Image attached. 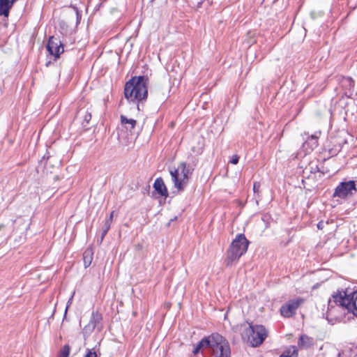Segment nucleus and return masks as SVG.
<instances>
[{
  "instance_id": "f257e3e1",
  "label": "nucleus",
  "mask_w": 357,
  "mask_h": 357,
  "mask_svg": "<svg viewBox=\"0 0 357 357\" xmlns=\"http://www.w3.org/2000/svg\"><path fill=\"white\" fill-rule=\"evenodd\" d=\"M208 348L213 357H230L231 350L228 341L218 333L205 337L195 347L192 353L196 355L201 350Z\"/></svg>"
},
{
  "instance_id": "f03ea898",
  "label": "nucleus",
  "mask_w": 357,
  "mask_h": 357,
  "mask_svg": "<svg viewBox=\"0 0 357 357\" xmlns=\"http://www.w3.org/2000/svg\"><path fill=\"white\" fill-rule=\"evenodd\" d=\"M146 79L144 76L134 77L128 81L124 87V96L128 102L146 100L148 95Z\"/></svg>"
},
{
  "instance_id": "7ed1b4c3",
  "label": "nucleus",
  "mask_w": 357,
  "mask_h": 357,
  "mask_svg": "<svg viewBox=\"0 0 357 357\" xmlns=\"http://www.w3.org/2000/svg\"><path fill=\"white\" fill-rule=\"evenodd\" d=\"M335 305L357 317V290L351 294L342 291L333 294L328 301V307L333 308Z\"/></svg>"
},
{
  "instance_id": "20e7f679",
  "label": "nucleus",
  "mask_w": 357,
  "mask_h": 357,
  "mask_svg": "<svg viewBox=\"0 0 357 357\" xmlns=\"http://www.w3.org/2000/svg\"><path fill=\"white\" fill-rule=\"evenodd\" d=\"M249 243V241L244 234H238L232 241L227 250L226 265L227 266H234V262L237 261L246 252Z\"/></svg>"
},
{
  "instance_id": "39448f33",
  "label": "nucleus",
  "mask_w": 357,
  "mask_h": 357,
  "mask_svg": "<svg viewBox=\"0 0 357 357\" xmlns=\"http://www.w3.org/2000/svg\"><path fill=\"white\" fill-rule=\"evenodd\" d=\"M193 169L185 162H180L177 168L170 171L174 185L179 192L187 187Z\"/></svg>"
},
{
  "instance_id": "423d86ee",
  "label": "nucleus",
  "mask_w": 357,
  "mask_h": 357,
  "mask_svg": "<svg viewBox=\"0 0 357 357\" xmlns=\"http://www.w3.org/2000/svg\"><path fill=\"white\" fill-rule=\"evenodd\" d=\"M242 336L252 347H256L261 345L268 336V331L262 325H252L249 324L248 326L243 330Z\"/></svg>"
},
{
  "instance_id": "0eeeda50",
  "label": "nucleus",
  "mask_w": 357,
  "mask_h": 357,
  "mask_svg": "<svg viewBox=\"0 0 357 357\" xmlns=\"http://www.w3.org/2000/svg\"><path fill=\"white\" fill-rule=\"evenodd\" d=\"M305 302V299L298 298L289 301L285 304L282 305L280 308L281 314L287 318L293 317L299 307V306Z\"/></svg>"
},
{
  "instance_id": "6e6552de",
  "label": "nucleus",
  "mask_w": 357,
  "mask_h": 357,
  "mask_svg": "<svg viewBox=\"0 0 357 357\" xmlns=\"http://www.w3.org/2000/svg\"><path fill=\"white\" fill-rule=\"evenodd\" d=\"M356 190V184L354 181L342 182L336 188L333 196L340 198H345L347 196L352 195L353 191Z\"/></svg>"
},
{
  "instance_id": "1a4fd4ad",
  "label": "nucleus",
  "mask_w": 357,
  "mask_h": 357,
  "mask_svg": "<svg viewBox=\"0 0 357 357\" xmlns=\"http://www.w3.org/2000/svg\"><path fill=\"white\" fill-rule=\"evenodd\" d=\"M47 50L55 59H58L64 51L61 40L54 36L50 37L47 44Z\"/></svg>"
},
{
  "instance_id": "9d476101",
  "label": "nucleus",
  "mask_w": 357,
  "mask_h": 357,
  "mask_svg": "<svg viewBox=\"0 0 357 357\" xmlns=\"http://www.w3.org/2000/svg\"><path fill=\"white\" fill-rule=\"evenodd\" d=\"M17 0H0V15L8 17L9 11Z\"/></svg>"
},
{
  "instance_id": "9b49d317",
  "label": "nucleus",
  "mask_w": 357,
  "mask_h": 357,
  "mask_svg": "<svg viewBox=\"0 0 357 357\" xmlns=\"http://www.w3.org/2000/svg\"><path fill=\"white\" fill-rule=\"evenodd\" d=\"M136 123L137 122L135 119H128L126 116L123 115L121 116V126L130 133H132V131L135 128Z\"/></svg>"
},
{
  "instance_id": "f8f14e48",
  "label": "nucleus",
  "mask_w": 357,
  "mask_h": 357,
  "mask_svg": "<svg viewBox=\"0 0 357 357\" xmlns=\"http://www.w3.org/2000/svg\"><path fill=\"white\" fill-rule=\"evenodd\" d=\"M155 190L161 196L168 195L167 188L162 178H157L153 183Z\"/></svg>"
},
{
  "instance_id": "ddd939ff",
  "label": "nucleus",
  "mask_w": 357,
  "mask_h": 357,
  "mask_svg": "<svg viewBox=\"0 0 357 357\" xmlns=\"http://www.w3.org/2000/svg\"><path fill=\"white\" fill-rule=\"evenodd\" d=\"M312 344V339L307 335H301L298 339V345L301 349L309 348Z\"/></svg>"
},
{
  "instance_id": "4468645a",
  "label": "nucleus",
  "mask_w": 357,
  "mask_h": 357,
  "mask_svg": "<svg viewBox=\"0 0 357 357\" xmlns=\"http://www.w3.org/2000/svg\"><path fill=\"white\" fill-rule=\"evenodd\" d=\"M318 135H312L303 144L304 147L309 146L310 150L314 149L318 146Z\"/></svg>"
},
{
  "instance_id": "2eb2a0df",
  "label": "nucleus",
  "mask_w": 357,
  "mask_h": 357,
  "mask_svg": "<svg viewBox=\"0 0 357 357\" xmlns=\"http://www.w3.org/2000/svg\"><path fill=\"white\" fill-rule=\"evenodd\" d=\"M102 320V316L98 311H93L91 313V319L89 321L90 324L96 328L100 324Z\"/></svg>"
},
{
  "instance_id": "dca6fc26",
  "label": "nucleus",
  "mask_w": 357,
  "mask_h": 357,
  "mask_svg": "<svg viewBox=\"0 0 357 357\" xmlns=\"http://www.w3.org/2000/svg\"><path fill=\"white\" fill-rule=\"evenodd\" d=\"M113 216H114V211L111 212V213L109 214V216L105 220V223L102 226V229L101 240L103 239L105 236L107 234V231L109 230L111 224L113 220Z\"/></svg>"
},
{
  "instance_id": "f3484780",
  "label": "nucleus",
  "mask_w": 357,
  "mask_h": 357,
  "mask_svg": "<svg viewBox=\"0 0 357 357\" xmlns=\"http://www.w3.org/2000/svg\"><path fill=\"white\" fill-rule=\"evenodd\" d=\"M93 251L91 249H86L83 253V261L85 268L91 266L93 260Z\"/></svg>"
},
{
  "instance_id": "a211bd4d",
  "label": "nucleus",
  "mask_w": 357,
  "mask_h": 357,
  "mask_svg": "<svg viewBox=\"0 0 357 357\" xmlns=\"http://www.w3.org/2000/svg\"><path fill=\"white\" fill-rule=\"evenodd\" d=\"M298 350L296 347L293 346L284 351L280 357H298Z\"/></svg>"
},
{
  "instance_id": "6ab92c4d",
  "label": "nucleus",
  "mask_w": 357,
  "mask_h": 357,
  "mask_svg": "<svg viewBox=\"0 0 357 357\" xmlns=\"http://www.w3.org/2000/svg\"><path fill=\"white\" fill-rule=\"evenodd\" d=\"M305 170H309L310 173L315 174L319 172V168L318 167L317 162H311L309 163L308 166L305 168Z\"/></svg>"
},
{
  "instance_id": "aec40b11",
  "label": "nucleus",
  "mask_w": 357,
  "mask_h": 357,
  "mask_svg": "<svg viewBox=\"0 0 357 357\" xmlns=\"http://www.w3.org/2000/svg\"><path fill=\"white\" fill-rule=\"evenodd\" d=\"M95 328H96L92 325V324H90L89 322V324L87 325H86L82 330L84 336V337L89 336L92 333V332L94 331Z\"/></svg>"
},
{
  "instance_id": "412c9836",
  "label": "nucleus",
  "mask_w": 357,
  "mask_h": 357,
  "mask_svg": "<svg viewBox=\"0 0 357 357\" xmlns=\"http://www.w3.org/2000/svg\"><path fill=\"white\" fill-rule=\"evenodd\" d=\"M70 347L68 344L64 345L60 352L59 357H68L70 354Z\"/></svg>"
},
{
  "instance_id": "4be33fe9",
  "label": "nucleus",
  "mask_w": 357,
  "mask_h": 357,
  "mask_svg": "<svg viewBox=\"0 0 357 357\" xmlns=\"http://www.w3.org/2000/svg\"><path fill=\"white\" fill-rule=\"evenodd\" d=\"M84 357H98L96 351H93L92 349H87L86 354Z\"/></svg>"
},
{
  "instance_id": "5701e85b",
  "label": "nucleus",
  "mask_w": 357,
  "mask_h": 357,
  "mask_svg": "<svg viewBox=\"0 0 357 357\" xmlns=\"http://www.w3.org/2000/svg\"><path fill=\"white\" fill-rule=\"evenodd\" d=\"M260 189V183L259 182H255L253 184V191L255 194H258L259 192Z\"/></svg>"
},
{
  "instance_id": "b1692460",
  "label": "nucleus",
  "mask_w": 357,
  "mask_h": 357,
  "mask_svg": "<svg viewBox=\"0 0 357 357\" xmlns=\"http://www.w3.org/2000/svg\"><path fill=\"white\" fill-rule=\"evenodd\" d=\"M239 157L237 155H234L231 157L230 162L233 165H236L238 162Z\"/></svg>"
},
{
  "instance_id": "393cba45",
  "label": "nucleus",
  "mask_w": 357,
  "mask_h": 357,
  "mask_svg": "<svg viewBox=\"0 0 357 357\" xmlns=\"http://www.w3.org/2000/svg\"><path fill=\"white\" fill-rule=\"evenodd\" d=\"M74 294H75V291L73 293L72 296H70V298L68 299V301L67 302V306H66V312L67 311L68 306L72 303Z\"/></svg>"
},
{
  "instance_id": "a878e982",
  "label": "nucleus",
  "mask_w": 357,
  "mask_h": 357,
  "mask_svg": "<svg viewBox=\"0 0 357 357\" xmlns=\"http://www.w3.org/2000/svg\"><path fill=\"white\" fill-rule=\"evenodd\" d=\"M91 114H87V115H86V116H85V119H86V120L90 119H91Z\"/></svg>"
},
{
  "instance_id": "bb28decb",
  "label": "nucleus",
  "mask_w": 357,
  "mask_h": 357,
  "mask_svg": "<svg viewBox=\"0 0 357 357\" xmlns=\"http://www.w3.org/2000/svg\"><path fill=\"white\" fill-rule=\"evenodd\" d=\"M317 227L318 228H321V222L318 223Z\"/></svg>"
}]
</instances>
